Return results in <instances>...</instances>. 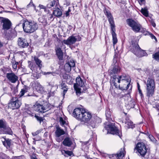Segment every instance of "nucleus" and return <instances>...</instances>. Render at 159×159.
<instances>
[{
	"label": "nucleus",
	"mask_w": 159,
	"mask_h": 159,
	"mask_svg": "<svg viewBox=\"0 0 159 159\" xmlns=\"http://www.w3.org/2000/svg\"><path fill=\"white\" fill-rule=\"evenodd\" d=\"M106 116L108 122H106L104 125V128L107 130V133H110L113 134H116L120 136V132L118 129L114 125V124L111 123V115L110 111H108L106 112Z\"/></svg>",
	"instance_id": "2"
},
{
	"label": "nucleus",
	"mask_w": 159,
	"mask_h": 159,
	"mask_svg": "<svg viewBox=\"0 0 159 159\" xmlns=\"http://www.w3.org/2000/svg\"><path fill=\"white\" fill-rule=\"evenodd\" d=\"M141 12V13L146 17H147L148 16V13L147 9L145 8H142Z\"/></svg>",
	"instance_id": "35"
},
{
	"label": "nucleus",
	"mask_w": 159,
	"mask_h": 159,
	"mask_svg": "<svg viewBox=\"0 0 159 159\" xmlns=\"http://www.w3.org/2000/svg\"><path fill=\"white\" fill-rule=\"evenodd\" d=\"M38 21L40 22H41L42 23H43L44 22H46V20L43 17H40L38 19Z\"/></svg>",
	"instance_id": "44"
},
{
	"label": "nucleus",
	"mask_w": 159,
	"mask_h": 159,
	"mask_svg": "<svg viewBox=\"0 0 159 159\" xmlns=\"http://www.w3.org/2000/svg\"><path fill=\"white\" fill-rule=\"evenodd\" d=\"M52 14V13L50 12L49 13H48V12L47 14L46 13H44L43 14V16L44 17H47L48 18V19L49 17Z\"/></svg>",
	"instance_id": "47"
},
{
	"label": "nucleus",
	"mask_w": 159,
	"mask_h": 159,
	"mask_svg": "<svg viewBox=\"0 0 159 159\" xmlns=\"http://www.w3.org/2000/svg\"><path fill=\"white\" fill-rule=\"evenodd\" d=\"M118 88H116L115 87V88H113V87H111L110 89V92L111 94L114 97H116L117 96V94L116 93L117 92V91L118 90Z\"/></svg>",
	"instance_id": "30"
},
{
	"label": "nucleus",
	"mask_w": 159,
	"mask_h": 159,
	"mask_svg": "<svg viewBox=\"0 0 159 159\" xmlns=\"http://www.w3.org/2000/svg\"><path fill=\"white\" fill-rule=\"evenodd\" d=\"M18 45L20 48H24L28 47L29 43L27 40L24 38L20 37L17 40Z\"/></svg>",
	"instance_id": "18"
},
{
	"label": "nucleus",
	"mask_w": 159,
	"mask_h": 159,
	"mask_svg": "<svg viewBox=\"0 0 159 159\" xmlns=\"http://www.w3.org/2000/svg\"><path fill=\"white\" fill-rule=\"evenodd\" d=\"M125 151L124 148H121L119 152L116 154H113L112 155V157H115L117 159H121L125 156Z\"/></svg>",
	"instance_id": "20"
},
{
	"label": "nucleus",
	"mask_w": 159,
	"mask_h": 159,
	"mask_svg": "<svg viewBox=\"0 0 159 159\" xmlns=\"http://www.w3.org/2000/svg\"><path fill=\"white\" fill-rule=\"evenodd\" d=\"M138 89V92H139V93L140 94V96H142L143 95V94L142 93L141 90L140 89Z\"/></svg>",
	"instance_id": "54"
},
{
	"label": "nucleus",
	"mask_w": 159,
	"mask_h": 159,
	"mask_svg": "<svg viewBox=\"0 0 159 159\" xmlns=\"http://www.w3.org/2000/svg\"><path fill=\"white\" fill-rule=\"evenodd\" d=\"M71 67H74L75 66V64L74 61H70L67 63Z\"/></svg>",
	"instance_id": "45"
},
{
	"label": "nucleus",
	"mask_w": 159,
	"mask_h": 159,
	"mask_svg": "<svg viewBox=\"0 0 159 159\" xmlns=\"http://www.w3.org/2000/svg\"><path fill=\"white\" fill-rule=\"evenodd\" d=\"M55 50L56 55L57 56L58 58L60 60H62L63 58V54L61 49L60 48L58 47L55 48Z\"/></svg>",
	"instance_id": "24"
},
{
	"label": "nucleus",
	"mask_w": 159,
	"mask_h": 159,
	"mask_svg": "<svg viewBox=\"0 0 159 159\" xmlns=\"http://www.w3.org/2000/svg\"><path fill=\"white\" fill-rule=\"evenodd\" d=\"M152 39H154L155 40H157V39L155 36H154L152 34Z\"/></svg>",
	"instance_id": "58"
},
{
	"label": "nucleus",
	"mask_w": 159,
	"mask_h": 159,
	"mask_svg": "<svg viewBox=\"0 0 159 159\" xmlns=\"http://www.w3.org/2000/svg\"><path fill=\"white\" fill-rule=\"evenodd\" d=\"M55 4L56 1L55 0H54L47 5V7L48 8H50L51 7H53L55 6Z\"/></svg>",
	"instance_id": "42"
},
{
	"label": "nucleus",
	"mask_w": 159,
	"mask_h": 159,
	"mask_svg": "<svg viewBox=\"0 0 159 159\" xmlns=\"http://www.w3.org/2000/svg\"><path fill=\"white\" fill-rule=\"evenodd\" d=\"M64 67L65 70L67 72H69L71 70V67L67 63L65 64Z\"/></svg>",
	"instance_id": "37"
},
{
	"label": "nucleus",
	"mask_w": 159,
	"mask_h": 159,
	"mask_svg": "<svg viewBox=\"0 0 159 159\" xmlns=\"http://www.w3.org/2000/svg\"><path fill=\"white\" fill-rule=\"evenodd\" d=\"M53 13L55 16L57 17L60 16L62 15L61 10L58 7L54 11Z\"/></svg>",
	"instance_id": "28"
},
{
	"label": "nucleus",
	"mask_w": 159,
	"mask_h": 159,
	"mask_svg": "<svg viewBox=\"0 0 159 159\" xmlns=\"http://www.w3.org/2000/svg\"><path fill=\"white\" fill-rule=\"evenodd\" d=\"M145 1V0H139V4L141 5V4L143 3V2Z\"/></svg>",
	"instance_id": "55"
},
{
	"label": "nucleus",
	"mask_w": 159,
	"mask_h": 159,
	"mask_svg": "<svg viewBox=\"0 0 159 159\" xmlns=\"http://www.w3.org/2000/svg\"><path fill=\"white\" fill-rule=\"evenodd\" d=\"M137 86H138V89H140V85L138 83H137Z\"/></svg>",
	"instance_id": "60"
},
{
	"label": "nucleus",
	"mask_w": 159,
	"mask_h": 159,
	"mask_svg": "<svg viewBox=\"0 0 159 159\" xmlns=\"http://www.w3.org/2000/svg\"><path fill=\"white\" fill-rule=\"evenodd\" d=\"M32 149H33L34 150H35V148L34 147H32Z\"/></svg>",
	"instance_id": "63"
},
{
	"label": "nucleus",
	"mask_w": 159,
	"mask_h": 159,
	"mask_svg": "<svg viewBox=\"0 0 159 159\" xmlns=\"http://www.w3.org/2000/svg\"><path fill=\"white\" fill-rule=\"evenodd\" d=\"M3 145L6 147L7 148H9L11 146L12 141L9 139L3 138V139L2 140Z\"/></svg>",
	"instance_id": "22"
},
{
	"label": "nucleus",
	"mask_w": 159,
	"mask_h": 159,
	"mask_svg": "<svg viewBox=\"0 0 159 159\" xmlns=\"http://www.w3.org/2000/svg\"><path fill=\"white\" fill-rule=\"evenodd\" d=\"M80 40L81 38L80 37H78L77 38L73 35H72L69 37L67 39L63 40V42L64 44L70 46L75 43L76 42L79 41Z\"/></svg>",
	"instance_id": "12"
},
{
	"label": "nucleus",
	"mask_w": 159,
	"mask_h": 159,
	"mask_svg": "<svg viewBox=\"0 0 159 159\" xmlns=\"http://www.w3.org/2000/svg\"><path fill=\"white\" fill-rule=\"evenodd\" d=\"M61 152L62 154L66 157H67V155L71 156L73 154V152L72 151H65L64 150L62 151Z\"/></svg>",
	"instance_id": "33"
},
{
	"label": "nucleus",
	"mask_w": 159,
	"mask_h": 159,
	"mask_svg": "<svg viewBox=\"0 0 159 159\" xmlns=\"http://www.w3.org/2000/svg\"><path fill=\"white\" fill-rule=\"evenodd\" d=\"M146 84L147 96L148 97H151L154 94V90L155 89L154 80L151 78H148Z\"/></svg>",
	"instance_id": "5"
},
{
	"label": "nucleus",
	"mask_w": 159,
	"mask_h": 159,
	"mask_svg": "<svg viewBox=\"0 0 159 159\" xmlns=\"http://www.w3.org/2000/svg\"><path fill=\"white\" fill-rule=\"evenodd\" d=\"M32 134L33 136H35L37 134V133L36 132L33 133H32Z\"/></svg>",
	"instance_id": "59"
},
{
	"label": "nucleus",
	"mask_w": 159,
	"mask_h": 159,
	"mask_svg": "<svg viewBox=\"0 0 159 159\" xmlns=\"http://www.w3.org/2000/svg\"><path fill=\"white\" fill-rule=\"evenodd\" d=\"M23 28L25 32L31 33L37 29L38 25L34 21L26 20L23 24Z\"/></svg>",
	"instance_id": "4"
},
{
	"label": "nucleus",
	"mask_w": 159,
	"mask_h": 159,
	"mask_svg": "<svg viewBox=\"0 0 159 159\" xmlns=\"http://www.w3.org/2000/svg\"><path fill=\"white\" fill-rule=\"evenodd\" d=\"M132 51L135 55L139 57L148 55L147 53L144 51L142 50L138 45H136L133 47Z\"/></svg>",
	"instance_id": "10"
},
{
	"label": "nucleus",
	"mask_w": 159,
	"mask_h": 159,
	"mask_svg": "<svg viewBox=\"0 0 159 159\" xmlns=\"http://www.w3.org/2000/svg\"><path fill=\"white\" fill-rule=\"evenodd\" d=\"M148 138L150 140L154 143L156 142L157 140L155 139L152 135H149Z\"/></svg>",
	"instance_id": "43"
},
{
	"label": "nucleus",
	"mask_w": 159,
	"mask_h": 159,
	"mask_svg": "<svg viewBox=\"0 0 159 159\" xmlns=\"http://www.w3.org/2000/svg\"><path fill=\"white\" fill-rule=\"evenodd\" d=\"M31 159H37L36 157L32 156L31 157Z\"/></svg>",
	"instance_id": "61"
},
{
	"label": "nucleus",
	"mask_w": 159,
	"mask_h": 159,
	"mask_svg": "<svg viewBox=\"0 0 159 159\" xmlns=\"http://www.w3.org/2000/svg\"><path fill=\"white\" fill-rule=\"evenodd\" d=\"M125 95V93L123 91H121L120 93L117 94V96H116L117 97L119 98H123Z\"/></svg>",
	"instance_id": "39"
},
{
	"label": "nucleus",
	"mask_w": 159,
	"mask_h": 159,
	"mask_svg": "<svg viewBox=\"0 0 159 159\" xmlns=\"http://www.w3.org/2000/svg\"><path fill=\"white\" fill-rule=\"evenodd\" d=\"M29 89V87L27 86H25L24 88L21 89L20 91L21 95L20 97H21L24 95V94L28 91V89Z\"/></svg>",
	"instance_id": "31"
},
{
	"label": "nucleus",
	"mask_w": 159,
	"mask_h": 159,
	"mask_svg": "<svg viewBox=\"0 0 159 159\" xmlns=\"http://www.w3.org/2000/svg\"><path fill=\"white\" fill-rule=\"evenodd\" d=\"M17 158V157H15L13 158L12 159H16Z\"/></svg>",
	"instance_id": "62"
},
{
	"label": "nucleus",
	"mask_w": 159,
	"mask_h": 159,
	"mask_svg": "<svg viewBox=\"0 0 159 159\" xmlns=\"http://www.w3.org/2000/svg\"><path fill=\"white\" fill-rule=\"evenodd\" d=\"M126 83H120V87H122V88H123L124 89H125L124 90L126 89V87H125L124 86H126V85H125ZM124 89H122V90H123Z\"/></svg>",
	"instance_id": "50"
},
{
	"label": "nucleus",
	"mask_w": 159,
	"mask_h": 159,
	"mask_svg": "<svg viewBox=\"0 0 159 159\" xmlns=\"http://www.w3.org/2000/svg\"><path fill=\"white\" fill-rule=\"evenodd\" d=\"M120 78L118 76H114L113 77L112 81L111 82V84H113L116 88H119V89L121 90L124 89L123 88L120 87V83H121V81Z\"/></svg>",
	"instance_id": "15"
},
{
	"label": "nucleus",
	"mask_w": 159,
	"mask_h": 159,
	"mask_svg": "<svg viewBox=\"0 0 159 159\" xmlns=\"http://www.w3.org/2000/svg\"><path fill=\"white\" fill-rule=\"evenodd\" d=\"M7 128V124L5 120H0V134L4 133V129Z\"/></svg>",
	"instance_id": "23"
},
{
	"label": "nucleus",
	"mask_w": 159,
	"mask_h": 159,
	"mask_svg": "<svg viewBox=\"0 0 159 159\" xmlns=\"http://www.w3.org/2000/svg\"><path fill=\"white\" fill-rule=\"evenodd\" d=\"M63 144L65 146L70 147L72 143L69 138H67L64 139L63 142Z\"/></svg>",
	"instance_id": "26"
},
{
	"label": "nucleus",
	"mask_w": 159,
	"mask_h": 159,
	"mask_svg": "<svg viewBox=\"0 0 159 159\" xmlns=\"http://www.w3.org/2000/svg\"><path fill=\"white\" fill-rule=\"evenodd\" d=\"M122 103H120V104H119V105L120 106H121V104H122Z\"/></svg>",
	"instance_id": "64"
},
{
	"label": "nucleus",
	"mask_w": 159,
	"mask_h": 159,
	"mask_svg": "<svg viewBox=\"0 0 159 159\" xmlns=\"http://www.w3.org/2000/svg\"><path fill=\"white\" fill-rule=\"evenodd\" d=\"M71 10L70 8V7L69 8V9L67 11H66V13H65V15L66 16H69V13L70 12Z\"/></svg>",
	"instance_id": "49"
},
{
	"label": "nucleus",
	"mask_w": 159,
	"mask_h": 159,
	"mask_svg": "<svg viewBox=\"0 0 159 159\" xmlns=\"http://www.w3.org/2000/svg\"><path fill=\"white\" fill-rule=\"evenodd\" d=\"M120 79V80L121 83H125V85H127L126 87V89H128L130 86L129 82L130 81V79L128 76L125 74H123L119 76Z\"/></svg>",
	"instance_id": "14"
},
{
	"label": "nucleus",
	"mask_w": 159,
	"mask_h": 159,
	"mask_svg": "<svg viewBox=\"0 0 159 159\" xmlns=\"http://www.w3.org/2000/svg\"><path fill=\"white\" fill-rule=\"evenodd\" d=\"M61 89L63 90V93L62 94L63 98L67 91L68 88L66 84L64 83H62L61 84Z\"/></svg>",
	"instance_id": "29"
},
{
	"label": "nucleus",
	"mask_w": 159,
	"mask_h": 159,
	"mask_svg": "<svg viewBox=\"0 0 159 159\" xmlns=\"http://www.w3.org/2000/svg\"><path fill=\"white\" fill-rule=\"evenodd\" d=\"M50 74H52V73L51 72H44V75H49Z\"/></svg>",
	"instance_id": "56"
},
{
	"label": "nucleus",
	"mask_w": 159,
	"mask_h": 159,
	"mask_svg": "<svg viewBox=\"0 0 159 159\" xmlns=\"http://www.w3.org/2000/svg\"><path fill=\"white\" fill-rule=\"evenodd\" d=\"M35 89L38 91L41 92L43 90L42 86L39 84H37V86Z\"/></svg>",
	"instance_id": "40"
},
{
	"label": "nucleus",
	"mask_w": 159,
	"mask_h": 159,
	"mask_svg": "<svg viewBox=\"0 0 159 159\" xmlns=\"http://www.w3.org/2000/svg\"><path fill=\"white\" fill-rule=\"evenodd\" d=\"M46 11L45 10H44L43 12V13H42V15L43 16V14L44 13H46V14H47L48 13H48H49L50 12V11H49V10H48L47 9V8L46 9Z\"/></svg>",
	"instance_id": "52"
},
{
	"label": "nucleus",
	"mask_w": 159,
	"mask_h": 159,
	"mask_svg": "<svg viewBox=\"0 0 159 159\" xmlns=\"http://www.w3.org/2000/svg\"><path fill=\"white\" fill-rule=\"evenodd\" d=\"M147 149L144 143H139L134 149V152L138 153V155L141 156V157H143L147 152Z\"/></svg>",
	"instance_id": "6"
},
{
	"label": "nucleus",
	"mask_w": 159,
	"mask_h": 159,
	"mask_svg": "<svg viewBox=\"0 0 159 159\" xmlns=\"http://www.w3.org/2000/svg\"><path fill=\"white\" fill-rule=\"evenodd\" d=\"M122 123L126 124L125 126L128 128H133L134 127L133 122L128 117H126L125 120L123 121Z\"/></svg>",
	"instance_id": "21"
},
{
	"label": "nucleus",
	"mask_w": 159,
	"mask_h": 159,
	"mask_svg": "<svg viewBox=\"0 0 159 159\" xmlns=\"http://www.w3.org/2000/svg\"><path fill=\"white\" fill-rule=\"evenodd\" d=\"M4 133L2 134H7L10 135L12 134V132L10 128L7 126V128L6 129H4Z\"/></svg>",
	"instance_id": "34"
},
{
	"label": "nucleus",
	"mask_w": 159,
	"mask_h": 159,
	"mask_svg": "<svg viewBox=\"0 0 159 159\" xmlns=\"http://www.w3.org/2000/svg\"><path fill=\"white\" fill-rule=\"evenodd\" d=\"M106 15L108 18V20L111 27V32L112 36L113 43L114 45L117 42L116 35L115 33V25L113 17L111 14L108 11L105 10L104 11Z\"/></svg>",
	"instance_id": "3"
},
{
	"label": "nucleus",
	"mask_w": 159,
	"mask_h": 159,
	"mask_svg": "<svg viewBox=\"0 0 159 159\" xmlns=\"http://www.w3.org/2000/svg\"><path fill=\"white\" fill-rule=\"evenodd\" d=\"M89 122L87 123L88 126L90 129L96 128L98 123L101 122L100 119L98 117H92Z\"/></svg>",
	"instance_id": "13"
},
{
	"label": "nucleus",
	"mask_w": 159,
	"mask_h": 159,
	"mask_svg": "<svg viewBox=\"0 0 159 159\" xmlns=\"http://www.w3.org/2000/svg\"><path fill=\"white\" fill-rule=\"evenodd\" d=\"M151 24L152 26L154 27H155L156 26V25L155 23L153 21H151Z\"/></svg>",
	"instance_id": "53"
},
{
	"label": "nucleus",
	"mask_w": 159,
	"mask_h": 159,
	"mask_svg": "<svg viewBox=\"0 0 159 159\" xmlns=\"http://www.w3.org/2000/svg\"><path fill=\"white\" fill-rule=\"evenodd\" d=\"M28 67L33 71V70H34V68L35 67V65L30 61H28Z\"/></svg>",
	"instance_id": "36"
},
{
	"label": "nucleus",
	"mask_w": 159,
	"mask_h": 159,
	"mask_svg": "<svg viewBox=\"0 0 159 159\" xmlns=\"http://www.w3.org/2000/svg\"><path fill=\"white\" fill-rule=\"evenodd\" d=\"M76 83L74 84V87L76 93L77 94H80L81 89L79 87H83L84 86V82L81 78L79 77H77L76 79Z\"/></svg>",
	"instance_id": "11"
},
{
	"label": "nucleus",
	"mask_w": 159,
	"mask_h": 159,
	"mask_svg": "<svg viewBox=\"0 0 159 159\" xmlns=\"http://www.w3.org/2000/svg\"><path fill=\"white\" fill-rule=\"evenodd\" d=\"M41 76L40 74L37 72H33L31 75V77L34 79H37Z\"/></svg>",
	"instance_id": "32"
},
{
	"label": "nucleus",
	"mask_w": 159,
	"mask_h": 159,
	"mask_svg": "<svg viewBox=\"0 0 159 159\" xmlns=\"http://www.w3.org/2000/svg\"><path fill=\"white\" fill-rule=\"evenodd\" d=\"M53 17V15L52 14L51 15H50V16L48 18V19L51 20V19H52Z\"/></svg>",
	"instance_id": "57"
},
{
	"label": "nucleus",
	"mask_w": 159,
	"mask_h": 159,
	"mask_svg": "<svg viewBox=\"0 0 159 159\" xmlns=\"http://www.w3.org/2000/svg\"><path fill=\"white\" fill-rule=\"evenodd\" d=\"M73 115L75 118L85 123H88L92 118L91 113L82 108H75L74 111Z\"/></svg>",
	"instance_id": "1"
},
{
	"label": "nucleus",
	"mask_w": 159,
	"mask_h": 159,
	"mask_svg": "<svg viewBox=\"0 0 159 159\" xmlns=\"http://www.w3.org/2000/svg\"><path fill=\"white\" fill-rule=\"evenodd\" d=\"M34 59L36 64L40 69L42 66V61L36 57H34Z\"/></svg>",
	"instance_id": "27"
},
{
	"label": "nucleus",
	"mask_w": 159,
	"mask_h": 159,
	"mask_svg": "<svg viewBox=\"0 0 159 159\" xmlns=\"http://www.w3.org/2000/svg\"><path fill=\"white\" fill-rule=\"evenodd\" d=\"M71 77L70 76L67 75H66L65 76V79H66L67 80V81H68L69 80H70V79H71Z\"/></svg>",
	"instance_id": "51"
},
{
	"label": "nucleus",
	"mask_w": 159,
	"mask_h": 159,
	"mask_svg": "<svg viewBox=\"0 0 159 159\" xmlns=\"http://www.w3.org/2000/svg\"><path fill=\"white\" fill-rule=\"evenodd\" d=\"M126 23L133 31L136 32H139L141 26L137 21L132 19H128L126 20Z\"/></svg>",
	"instance_id": "8"
},
{
	"label": "nucleus",
	"mask_w": 159,
	"mask_h": 159,
	"mask_svg": "<svg viewBox=\"0 0 159 159\" xmlns=\"http://www.w3.org/2000/svg\"><path fill=\"white\" fill-rule=\"evenodd\" d=\"M51 106L49 103H47L44 105H41L38 103H36L34 105V109L39 112L43 113L51 109Z\"/></svg>",
	"instance_id": "7"
},
{
	"label": "nucleus",
	"mask_w": 159,
	"mask_h": 159,
	"mask_svg": "<svg viewBox=\"0 0 159 159\" xmlns=\"http://www.w3.org/2000/svg\"><path fill=\"white\" fill-rule=\"evenodd\" d=\"M2 23H3V29L4 30H8L11 25V23L10 21L8 19H3L2 20Z\"/></svg>",
	"instance_id": "19"
},
{
	"label": "nucleus",
	"mask_w": 159,
	"mask_h": 159,
	"mask_svg": "<svg viewBox=\"0 0 159 159\" xmlns=\"http://www.w3.org/2000/svg\"><path fill=\"white\" fill-rule=\"evenodd\" d=\"M35 117L36 119L38 121H39L40 122H41V121H42L43 120V118L42 117L38 116L37 115H36V114L35 115Z\"/></svg>",
	"instance_id": "46"
},
{
	"label": "nucleus",
	"mask_w": 159,
	"mask_h": 159,
	"mask_svg": "<svg viewBox=\"0 0 159 159\" xmlns=\"http://www.w3.org/2000/svg\"><path fill=\"white\" fill-rule=\"evenodd\" d=\"M40 9H43V11L44 10H46V9L47 8L45 6L42 5H39V6Z\"/></svg>",
	"instance_id": "48"
},
{
	"label": "nucleus",
	"mask_w": 159,
	"mask_h": 159,
	"mask_svg": "<svg viewBox=\"0 0 159 159\" xmlns=\"http://www.w3.org/2000/svg\"><path fill=\"white\" fill-rule=\"evenodd\" d=\"M21 102L18 100L17 98L13 97L10 101L8 103V107L9 108L14 110L18 109L21 105Z\"/></svg>",
	"instance_id": "9"
},
{
	"label": "nucleus",
	"mask_w": 159,
	"mask_h": 159,
	"mask_svg": "<svg viewBox=\"0 0 159 159\" xmlns=\"http://www.w3.org/2000/svg\"><path fill=\"white\" fill-rule=\"evenodd\" d=\"M6 77L8 80L11 83H15L18 80V76L13 73H7Z\"/></svg>",
	"instance_id": "17"
},
{
	"label": "nucleus",
	"mask_w": 159,
	"mask_h": 159,
	"mask_svg": "<svg viewBox=\"0 0 159 159\" xmlns=\"http://www.w3.org/2000/svg\"><path fill=\"white\" fill-rule=\"evenodd\" d=\"M116 62V60H115ZM121 68L116 62L112 70H109V73L111 76H113L120 71Z\"/></svg>",
	"instance_id": "16"
},
{
	"label": "nucleus",
	"mask_w": 159,
	"mask_h": 159,
	"mask_svg": "<svg viewBox=\"0 0 159 159\" xmlns=\"http://www.w3.org/2000/svg\"><path fill=\"white\" fill-rule=\"evenodd\" d=\"M56 129H57L55 131V134L56 137H59L65 134V131L60 128L57 127Z\"/></svg>",
	"instance_id": "25"
},
{
	"label": "nucleus",
	"mask_w": 159,
	"mask_h": 159,
	"mask_svg": "<svg viewBox=\"0 0 159 159\" xmlns=\"http://www.w3.org/2000/svg\"><path fill=\"white\" fill-rule=\"evenodd\" d=\"M59 122L60 125L62 126L64 125L66 123V121L63 120L62 117H60L59 118Z\"/></svg>",
	"instance_id": "41"
},
{
	"label": "nucleus",
	"mask_w": 159,
	"mask_h": 159,
	"mask_svg": "<svg viewBox=\"0 0 159 159\" xmlns=\"http://www.w3.org/2000/svg\"><path fill=\"white\" fill-rule=\"evenodd\" d=\"M152 57L155 60L159 62V52H157L153 54Z\"/></svg>",
	"instance_id": "38"
}]
</instances>
